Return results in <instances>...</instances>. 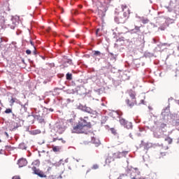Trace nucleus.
<instances>
[{"instance_id":"nucleus-11","label":"nucleus","mask_w":179,"mask_h":179,"mask_svg":"<svg viewBox=\"0 0 179 179\" xmlns=\"http://www.w3.org/2000/svg\"><path fill=\"white\" fill-rule=\"evenodd\" d=\"M86 118L87 117H85V119L81 118L80 122H79L81 123L82 125H83L84 128H86V127H87V120H86Z\"/></svg>"},{"instance_id":"nucleus-4","label":"nucleus","mask_w":179,"mask_h":179,"mask_svg":"<svg viewBox=\"0 0 179 179\" xmlns=\"http://www.w3.org/2000/svg\"><path fill=\"white\" fill-rule=\"evenodd\" d=\"M120 123L121 125H123L124 128H127V129H131L132 128V123L125 120V119H120Z\"/></svg>"},{"instance_id":"nucleus-20","label":"nucleus","mask_w":179,"mask_h":179,"mask_svg":"<svg viewBox=\"0 0 179 179\" xmlns=\"http://www.w3.org/2000/svg\"><path fill=\"white\" fill-rule=\"evenodd\" d=\"M15 101H16V98H12V99L10 100V104H13V103H15Z\"/></svg>"},{"instance_id":"nucleus-3","label":"nucleus","mask_w":179,"mask_h":179,"mask_svg":"<svg viewBox=\"0 0 179 179\" xmlns=\"http://www.w3.org/2000/svg\"><path fill=\"white\" fill-rule=\"evenodd\" d=\"M31 170L33 171V174H36V176L41 177V178H45V177H47V175L43 171L36 166H33Z\"/></svg>"},{"instance_id":"nucleus-27","label":"nucleus","mask_w":179,"mask_h":179,"mask_svg":"<svg viewBox=\"0 0 179 179\" xmlns=\"http://www.w3.org/2000/svg\"><path fill=\"white\" fill-rule=\"evenodd\" d=\"M30 44L32 45V47H34H34H36V46H34V41H30Z\"/></svg>"},{"instance_id":"nucleus-23","label":"nucleus","mask_w":179,"mask_h":179,"mask_svg":"<svg viewBox=\"0 0 179 179\" xmlns=\"http://www.w3.org/2000/svg\"><path fill=\"white\" fill-rule=\"evenodd\" d=\"M26 54H27V55H30V54H31V50H26Z\"/></svg>"},{"instance_id":"nucleus-19","label":"nucleus","mask_w":179,"mask_h":179,"mask_svg":"<svg viewBox=\"0 0 179 179\" xmlns=\"http://www.w3.org/2000/svg\"><path fill=\"white\" fill-rule=\"evenodd\" d=\"M99 31L100 29H97L96 31V35L97 36V37H100V36H101V34H100Z\"/></svg>"},{"instance_id":"nucleus-9","label":"nucleus","mask_w":179,"mask_h":179,"mask_svg":"<svg viewBox=\"0 0 179 179\" xmlns=\"http://www.w3.org/2000/svg\"><path fill=\"white\" fill-rule=\"evenodd\" d=\"M114 160H115L114 157H111L110 155H108L107 158L106 159L105 163L108 166H110V164L113 163V162H114Z\"/></svg>"},{"instance_id":"nucleus-1","label":"nucleus","mask_w":179,"mask_h":179,"mask_svg":"<svg viewBox=\"0 0 179 179\" xmlns=\"http://www.w3.org/2000/svg\"><path fill=\"white\" fill-rule=\"evenodd\" d=\"M122 9L123 14H118L117 16L115 17V21L118 24H120V23H125V20L129 17V15L131 13V10L127 5H122Z\"/></svg>"},{"instance_id":"nucleus-33","label":"nucleus","mask_w":179,"mask_h":179,"mask_svg":"<svg viewBox=\"0 0 179 179\" xmlns=\"http://www.w3.org/2000/svg\"><path fill=\"white\" fill-rule=\"evenodd\" d=\"M162 128H164V127H166V124H164V123L162 124Z\"/></svg>"},{"instance_id":"nucleus-29","label":"nucleus","mask_w":179,"mask_h":179,"mask_svg":"<svg viewBox=\"0 0 179 179\" xmlns=\"http://www.w3.org/2000/svg\"><path fill=\"white\" fill-rule=\"evenodd\" d=\"M34 50L33 51V53L34 54V55H37V52L36 51V47L34 48Z\"/></svg>"},{"instance_id":"nucleus-13","label":"nucleus","mask_w":179,"mask_h":179,"mask_svg":"<svg viewBox=\"0 0 179 179\" xmlns=\"http://www.w3.org/2000/svg\"><path fill=\"white\" fill-rule=\"evenodd\" d=\"M165 141L167 142L169 145H171V143H173V139L170 137H166L165 138Z\"/></svg>"},{"instance_id":"nucleus-43","label":"nucleus","mask_w":179,"mask_h":179,"mask_svg":"<svg viewBox=\"0 0 179 179\" xmlns=\"http://www.w3.org/2000/svg\"><path fill=\"white\" fill-rule=\"evenodd\" d=\"M113 134H115V132H114V131H113Z\"/></svg>"},{"instance_id":"nucleus-7","label":"nucleus","mask_w":179,"mask_h":179,"mask_svg":"<svg viewBox=\"0 0 179 179\" xmlns=\"http://www.w3.org/2000/svg\"><path fill=\"white\" fill-rule=\"evenodd\" d=\"M17 164L19 167H24V166H27V160L24 158H21L18 160Z\"/></svg>"},{"instance_id":"nucleus-37","label":"nucleus","mask_w":179,"mask_h":179,"mask_svg":"<svg viewBox=\"0 0 179 179\" xmlns=\"http://www.w3.org/2000/svg\"><path fill=\"white\" fill-rule=\"evenodd\" d=\"M80 8H83V6H80Z\"/></svg>"},{"instance_id":"nucleus-35","label":"nucleus","mask_w":179,"mask_h":179,"mask_svg":"<svg viewBox=\"0 0 179 179\" xmlns=\"http://www.w3.org/2000/svg\"><path fill=\"white\" fill-rule=\"evenodd\" d=\"M50 30H51V28H50V27H49V28L47 29V31L49 32Z\"/></svg>"},{"instance_id":"nucleus-25","label":"nucleus","mask_w":179,"mask_h":179,"mask_svg":"<svg viewBox=\"0 0 179 179\" xmlns=\"http://www.w3.org/2000/svg\"><path fill=\"white\" fill-rule=\"evenodd\" d=\"M135 30H136L137 31H140L141 27H135Z\"/></svg>"},{"instance_id":"nucleus-17","label":"nucleus","mask_w":179,"mask_h":179,"mask_svg":"<svg viewBox=\"0 0 179 179\" xmlns=\"http://www.w3.org/2000/svg\"><path fill=\"white\" fill-rule=\"evenodd\" d=\"M94 55L100 57V55H101V52L99 50H95L94 51Z\"/></svg>"},{"instance_id":"nucleus-40","label":"nucleus","mask_w":179,"mask_h":179,"mask_svg":"<svg viewBox=\"0 0 179 179\" xmlns=\"http://www.w3.org/2000/svg\"><path fill=\"white\" fill-rule=\"evenodd\" d=\"M13 117H15V114H13Z\"/></svg>"},{"instance_id":"nucleus-10","label":"nucleus","mask_w":179,"mask_h":179,"mask_svg":"<svg viewBox=\"0 0 179 179\" xmlns=\"http://www.w3.org/2000/svg\"><path fill=\"white\" fill-rule=\"evenodd\" d=\"M92 142L95 145V146H99L100 145V140L99 138H96V137L92 138Z\"/></svg>"},{"instance_id":"nucleus-38","label":"nucleus","mask_w":179,"mask_h":179,"mask_svg":"<svg viewBox=\"0 0 179 179\" xmlns=\"http://www.w3.org/2000/svg\"><path fill=\"white\" fill-rule=\"evenodd\" d=\"M178 51H179V46L178 47Z\"/></svg>"},{"instance_id":"nucleus-12","label":"nucleus","mask_w":179,"mask_h":179,"mask_svg":"<svg viewBox=\"0 0 179 179\" xmlns=\"http://www.w3.org/2000/svg\"><path fill=\"white\" fill-rule=\"evenodd\" d=\"M52 149L53 152H61V146L52 145Z\"/></svg>"},{"instance_id":"nucleus-26","label":"nucleus","mask_w":179,"mask_h":179,"mask_svg":"<svg viewBox=\"0 0 179 179\" xmlns=\"http://www.w3.org/2000/svg\"><path fill=\"white\" fill-rule=\"evenodd\" d=\"M93 169H94V170H96V169H99V165H97V164L94 165V166H93Z\"/></svg>"},{"instance_id":"nucleus-39","label":"nucleus","mask_w":179,"mask_h":179,"mask_svg":"<svg viewBox=\"0 0 179 179\" xmlns=\"http://www.w3.org/2000/svg\"><path fill=\"white\" fill-rule=\"evenodd\" d=\"M51 111H54L53 110L50 109Z\"/></svg>"},{"instance_id":"nucleus-14","label":"nucleus","mask_w":179,"mask_h":179,"mask_svg":"<svg viewBox=\"0 0 179 179\" xmlns=\"http://www.w3.org/2000/svg\"><path fill=\"white\" fill-rule=\"evenodd\" d=\"M84 110L85 111V113H88L89 114H92V113H93V110H92V108L89 107H85Z\"/></svg>"},{"instance_id":"nucleus-8","label":"nucleus","mask_w":179,"mask_h":179,"mask_svg":"<svg viewBox=\"0 0 179 179\" xmlns=\"http://www.w3.org/2000/svg\"><path fill=\"white\" fill-rule=\"evenodd\" d=\"M98 16L103 20L106 16V10L103 8L98 10Z\"/></svg>"},{"instance_id":"nucleus-22","label":"nucleus","mask_w":179,"mask_h":179,"mask_svg":"<svg viewBox=\"0 0 179 179\" xmlns=\"http://www.w3.org/2000/svg\"><path fill=\"white\" fill-rule=\"evenodd\" d=\"M57 141H62V138H54L52 142H56Z\"/></svg>"},{"instance_id":"nucleus-18","label":"nucleus","mask_w":179,"mask_h":179,"mask_svg":"<svg viewBox=\"0 0 179 179\" xmlns=\"http://www.w3.org/2000/svg\"><path fill=\"white\" fill-rule=\"evenodd\" d=\"M6 114H10L12 113V109L11 108H7L5 112Z\"/></svg>"},{"instance_id":"nucleus-41","label":"nucleus","mask_w":179,"mask_h":179,"mask_svg":"<svg viewBox=\"0 0 179 179\" xmlns=\"http://www.w3.org/2000/svg\"><path fill=\"white\" fill-rule=\"evenodd\" d=\"M60 177V178H62V176H59Z\"/></svg>"},{"instance_id":"nucleus-30","label":"nucleus","mask_w":179,"mask_h":179,"mask_svg":"<svg viewBox=\"0 0 179 179\" xmlns=\"http://www.w3.org/2000/svg\"><path fill=\"white\" fill-rule=\"evenodd\" d=\"M138 104H145V101L143 99H141V103H139Z\"/></svg>"},{"instance_id":"nucleus-36","label":"nucleus","mask_w":179,"mask_h":179,"mask_svg":"<svg viewBox=\"0 0 179 179\" xmlns=\"http://www.w3.org/2000/svg\"><path fill=\"white\" fill-rule=\"evenodd\" d=\"M55 178H57V177H55H55H54V178H52V179H55Z\"/></svg>"},{"instance_id":"nucleus-34","label":"nucleus","mask_w":179,"mask_h":179,"mask_svg":"<svg viewBox=\"0 0 179 179\" xmlns=\"http://www.w3.org/2000/svg\"><path fill=\"white\" fill-rule=\"evenodd\" d=\"M110 55H111L112 57H114V54L113 53H111V52H109Z\"/></svg>"},{"instance_id":"nucleus-2","label":"nucleus","mask_w":179,"mask_h":179,"mask_svg":"<svg viewBox=\"0 0 179 179\" xmlns=\"http://www.w3.org/2000/svg\"><path fill=\"white\" fill-rule=\"evenodd\" d=\"M72 132L73 134H85V131L83 124L78 122L76 125L73 127Z\"/></svg>"},{"instance_id":"nucleus-32","label":"nucleus","mask_w":179,"mask_h":179,"mask_svg":"<svg viewBox=\"0 0 179 179\" xmlns=\"http://www.w3.org/2000/svg\"><path fill=\"white\" fill-rule=\"evenodd\" d=\"M162 156H166V152H161Z\"/></svg>"},{"instance_id":"nucleus-28","label":"nucleus","mask_w":179,"mask_h":179,"mask_svg":"<svg viewBox=\"0 0 179 179\" xmlns=\"http://www.w3.org/2000/svg\"><path fill=\"white\" fill-rule=\"evenodd\" d=\"M148 22H149L148 20H144L142 21L143 24H145V23H148Z\"/></svg>"},{"instance_id":"nucleus-6","label":"nucleus","mask_w":179,"mask_h":179,"mask_svg":"<svg viewBox=\"0 0 179 179\" xmlns=\"http://www.w3.org/2000/svg\"><path fill=\"white\" fill-rule=\"evenodd\" d=\"M126 103L127 104V106L129 107H130V108H132V107H134V106L138 104L136 103V99H133L131 98L126 99Z\"/></svg>"},{"instance_id":"nucleus-5","label":"nucleus","mask_w":179,"mask_h":179,"mask_svg":"<svg viewBox=\"0 0 179 179\" xmlns=\"http://www.w3.org/2000/svg\"><path fill=\"white\" fill-rule=\"evenodd\" d=\"M128 155L127 151H123L122 152H117L113 154V157L114 159H121V157H125Z\"/></svg>"},{"instance_id":"nucleus-31","label":"nucleus","mask_w":179,"mask_h":179,"mask_svg":"<svg viewBox=\"0 0 179 179\" xmlns=\"http://www.w3.org/2000/svg\"><path fill=\"white\" fill-rule=\"evenodd\" d=\"M13 179H20V177H19V176H14V177H13Z\"/></svg>"},{"instance_id":"nucleus-44","label":"nucleus","mask_w":179,"mask_h":179,"mask_svg":"<svg viewBox=\"0 0 179 179\" xmlns=\"http://www.w3.org/2000/svg\"><path fill=\"white\" fill-rule=\"evenodd\" d=\"M0 104H1V101H0Z\"/></svg>"},{"instance_id":"nucleus-15","label":"nucleus","mask_w":179,"mask_h":179,"mask_svg":"<svg viewBox=\"0 0 179 179\" xmlns=\"http://www.w3.org/2000/svg\"><path fill=\"white\" fill-rule=\"evenodd\" d=\"M129 96H130V99H133L134 100H136L135 92H129Z\"/></svg>"},{"instance_id":"nucleus-21","label":"nucleus","mask_w":179,"mask_h":179,"mask_svg":"<svg viewBox=\"0 0 179 179\" xmlns=\"http://www.w3.org/2000/svg\"><path fill=\"white\" fill-rule=\"evenodd\" d=\"M32 164H35L36 166H40V162L34 161Z\"/></svg>"},{"instance_id":"nucleus-16","label":"nucleus","mask_w":179,"mask_h":179,"mask_svg":"<svg viewBox=\"0 0 179 179\" xmlns=\"http://www.w3.org/2000/svg\"><path fill=\"white\" fill-rule=\"evenodd\" d=\"M66 80H72V73H68L66 75Z\"/></svg>"},{"instance_id":"nucleus-24","label":"nucleus","mask_w":179,"mask_h":179,"mask_svg":"<svg viewBox=\"0 0 179 179\" xmlns=\"http://www.w3.org/2000/svg\"><path fill=\"white\" fill-rule=\"evenodd\" d=\"M4 135H6L7 139H9V134H8V132L5 131Z\"/></svg>"},{"instance_id":"nucleus-42","label":"nucleus","mask_w":179,"mask_h":179,"mask_svg":"<svg viewBox=\"0 0 179 179\" xmlns=\"http://www.w3.org/2000/svg\"><path fill=\"white\" fill-rule=\"evenodd\" d=\"M113 134H115V132H114V131H113Z\"/></svg>"}]
</instances>
